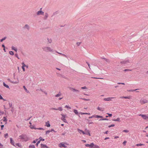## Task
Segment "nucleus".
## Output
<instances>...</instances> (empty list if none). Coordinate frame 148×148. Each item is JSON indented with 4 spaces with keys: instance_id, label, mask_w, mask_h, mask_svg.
I'll return each mask as SVG.
<instances>
[{
    "instance_id": "6ab92c4d",
    "label": "nucleus",
    "mask_w": 148,
    "mask_h": 148,
    "mask_svg": "<svg viewBox=\"0 0 148 148\" xmlns=\"http://www.w3.org/2000/svg\"><path fill=\"white\" fill-rule=\"evenodd\" d=\"M112 121H118L120 122V119L119 118H117L116 119H112Z\"/></svg>"
},
{
    "instance_id": "c85d7f7f",
    "label": "nucleus",
    "mask_w": 148,
    "mask_h": 148,
    "mask_svg": "<svg viewBox=\"0 0 148 148\" xmlns=\"http://www.w3.org/2000/svg\"><path fill=\"white\" fill-rule=\"evenodd\" d=\"M29 148H35V147L34 145H30L29 146Z\"/></svg>"
},
{
    "instance_id": "864d4df0",
    "label": "nucleus",
    "mask_w": 148,
    "mask_h": 148,
    "mask_svg": "<svg viewBox=\"0 0 148 148\" xmlns=\"http://www.w3.org/2000/svg\"><path fill=\"white\" fill-rule=\"evenodd\" d=\"M81 88L82 89H86L87 88L86 86H85L81 87Z\"/></svg>"
},
{
    "instance_id": "a19ab883",
    "label": "nucleus",
    "mask_w": 148,
    "mask_h": 148,
    "mask_svg": "<svg viewBox=\"0 0 148 148\" xmlns=\"http://www.w3.org/2000/svg\"><path fill=\"white\" fill-rule=\"evenodd\" d=\"M22 66L24 67H25L26 65H25L24 62H22Z\"/></svg>"
},
{
    "instance_id": "4c0bfd02",
    "label": "nucleus",
    "mask_w": 148,
    "mask_h": 148,
    "mask_svg": "<svg viewBox=\"0 0 148 148\" xmlns=\"http://www.w3.org/2000/svg\"><path fill=\"white\" fill-rule=\"evenodd\" d=\"M39 139H40V141L41 140H42V141H44L45 140V139H42V138L41 137H40L39 138Z\"/></svg>"
},
{
    "instance_id": "4be33fe9",
    "label": "nucleus",
    "mask_w": 148,
    "mask_h": 148,
    "mask_svg": "<svg viewBox=\"0 0 148 148\" xmlns=\"http://www.w3.org/2000/svg\"><path fill=\"white\" fill-rule=\"evenodd\" d=\"M86 133L87 134H88L89 136H91V135L90 134V132L88 130H86Z\"/></svg>"
},
{
    "instance_id": "f257e3e1",
    "label": "nucleus",
    "mask_w": 148,
    "mask_h": 148,
    "mask_svg": "<svg viewBox=\"0 0 148 148\" xmlns=\"http://www.w3.org/2000/svg\"><path fill=\"white\" fill-rule=\"evenodd\" d=\"M42 49L44 51L46 52H53V50L50 47H42Z\"/></svg>"
},
{
    "instance_id": "6e6552de",
    "label": "nucleus",
    "mask_w": 148,
    "mask_h": 148,
    "mask_svg": "<svg viewBox=\"0 0 148 148\" xmlns=\"http://www.w3.org/2000/svg\"><path fill=\"white\" fill-rule=\"evenodd\" d=\"M52 110H59L60 111H62L63 110V109L61 107H59L58 108H53L51 109Z\"/></svg>"
},
{
    "instance_id": "8fccbe9b",
    "label": "nucleus",
    "mask_w": 148,
    "mask_h": 148,
    "mask_svg": "<svg viewBox=\"0 0 148 148\" xmlns=\"http://www.w3.org/2000/svg\"><path fill=\"white\" fill-rule=\"evenodd\" d=\"M72 90L73 91H78V90H76L75 89H74V88H72Z\"/></svg>"
},
{
    "instance_id": "412c9836",
    "label": "nucleus",
    "mask_w": 148,
    "mask_h": 148,
    "mask_svg": "<svg viewBox=\"0 0 148 148\" xmlns=\"http://www.w3.org/2000/svg\"><path fill=\"white\" fill-rule=\"evenodd\" d=\"M79 114H88V115H90V113H83L80 112L79 113Z\"/></svg>"
},
{
    "instance_id": "9d476101",
    "label": "nucleus",
    "mask_w": 148,
    "mask_h": 148,
    "mask_svg": "<svg viewBox=\"0 0 148 148\" xmlns=\"http://www.w3.org/2000/svg\"><path fill=\"white\" fill-rule=\"evenodd\" d=\"M91 148H100V147L99 145H95L93 143H92Z\"/></svg>"
},
{
    "instance_id": "052dcab7",
    "label": "nucleus",
    "mask_w": 148,
    "mask_h": 148,
    "mask_svg": "<svg viewBox=\"0 0 148 148\" xmlns=\"http://www.w3.org/2000/svg\"><path fill=\"white\" fill-rule=\"evenodd\" d=\"M22 69L23 70V71L24 72L25 71V67H23V66H22Z\"/></svg>"
},
{
    "instance_id": "3c124183",
    "label": "nucleus",
    "mask_w": 148,
    "mask_h": 148,
    "mask_svg": "<svg viewBox=\"0 0 148 148\" xmlns=\"http://www.w3.org/2000/svg\"><path fill=\"white\" fill-rule=\"evenodd\" d=\"M107 114H108V116H110V117H111V116H112V114H109V113H107Z\"/></svg>"
},
{
    "instance_id": "cd10ccee",
    "label": "nucleus",
    "mask_w": 148,
    "mask_h": 148,
    "mask_svg": "<svg viewBox=\"0 0 148 148\" xmlns=\"http://www.w3.org/2000/svg\"><path fill=\"white\" fill-rule=\"evenodd\" d=\"M30 127L31 129H36V128L33 125H30Z\"/></svg>"
},
{
    "instance_id": "393cba45",
    "label": "nucleus",
    "mask_w": 148,
    "mask_h": 148,
    "mask_svg": "<svg viewBox=\"0 0 148 148\" xmlns=\"http://www.w3.org/2000/svg\"><path fill=\"white\" fill-rule=\"evenodd\" d=\"M10 143L13 145H14V141L12 140V138H10Z\"/></svg>"
},
{
    "instance_id": "13d9d810",
    "label": "nucleus",
    "mask_w": 148,
    "mask_h": 148,
    "mask_svg": "<svg viewBox=\"0 0 148 148\" xmlns=\"http://www.w3.org/2000/svg\"><path fill=\"white\" fill-rule=\"evenodd\" d=\"M81 43V42H77L76 43L77 45L78 46H79Z\"/></svg>"
},
{
    "instance_id": "dca6fc26",
    "label": "nucleus",
    "mask_w": 148,
    "mask_h": 148,
    "mask_svg": "<svg viewBox=\"0 0 148 148\" xmlns=\"http://www.w3.org/2000/svg\"><path fill=\"white\" fill-rule=\"evenodd\" d=\"M41 147L42 148H49V147H48L46 145L43 144H41Z\"/></svg>"
},
{
    "instance_id": "a211bd4d",
    "label": "nucleus",
    "mask_w": 148,
    "mask_h": 148,
    "mask_svg": "<svg viewBox=\"0 0 148 148\" xmlns=\"http://www.w3.org/2000/svg\"><path fill=\"white\" fill-rule=\"evenodd\" d=\"M129 62L128 60H124V61H123L122 62H121V63L123 64H125L127 63L128 62Z\"/></svg>"
},
{
    "instance_id": "7c9ffc66",
    "label": "nucleus",
    "mask_w": 148,
    "mask_h": 148,
    "mask_svg": "<svg viewBox=\"0 0 148 148\" xmlns=\"http://www.w3.org/2000/svg\"><path fill=\"white\" fill-rule=\"evenodd\" d=\"M56 52L57 53H58L60 54V55H61L62 56H64L65 57H67L66 56V55H65V54H62V53H59V52H58L57 51Z\"/></svg>"
},
{
    "instance_id": "bb28decb",
    "label": "nucleus",
    "mask_w": 148,
    "mask_h": 148,
    "mask_svg": "<svg viewBox=\"0 0 148 148\" xmlns=\"http://www.w3.org/2000/svg\"><path fill=\"white\" fill-rule=\"evenodd\" d=\"M24 28H26L27 29H29V27L28 25H25V26L24 27Z\"/></svg>"
},
{
    "instance_id": "774afa93",
    "label": "nucleus",
    "mask_w": 148,
    "mask_h": 148,
    "mask_svg": "<svg viewBox=\"0 0 148 148\" xmlns=\"http://www.w3.org/2000/svg\"><path fill=\"white\" fill-rule=\"evenodd\" d=\"M82 141L83 143H86V140H82Z\"/></svg>"
},
{
    "instance_id": "f8f14e48",
    "label": "nucleus",
    "mask_w": 148,
    "mask_h": 148,
    "mask_svg": "<svg viewBox=\"0 0 148 148\" xmlns=\"http://www.w3.org/2000/svg\"><path fill=\"white\" fill-rule=\"evenodd\" d=\"M44 14V12H42L41 10H40L38 11L37 12V15H43Z\"/></svg>"
},
{
    "instance_id": "5fc2aeb1",
    "label": "nucleus",
    "mask_w": 148,
    "mask_h": 148,
    "mask_svg": "<svg viewBox=\"0 0 148 148\" xmlns=\"http://www.w3.org/2000/svg\"><path fill=\"white\" fill-rule=\"evenodd\" d=\"M50 131H49V130H48V131H47L46 132V134H49L50 133Z\"/></svg>"
},
{
    "instance_id": "09e8293b",
    "label": "nucleus",
    "mask_w": 148,
    "mask_h": 148,
    "mask_svg": "<svg viewBox=\"0 0 148 148\" xmlns=\"http://www.w3.org/2000/svg\"><path fill=\"white\" fill-rule=\"evenodd\" d=\"M4 113V112L3 111H0V115H1V114H3Z\"/></svg>"
},
{
    "instance_id": "473e14b6",
    "label": "nucleus",
    "mask_w": 148,
    "mask_h": 148,
    "mask_svg": "<svg viewBox=\"0 0 148 148\" xmlns=\"http://www.w3.org/2000/svg\"><path fill=\"white\" fill-rule=\"evenodd\" d=\"M144 145V144H137L136 145L137 146H142V145Z\"/></svg>"
},
{
    "instance_id": "f704fd0d",
    "label": "nucleus",
    "mask_w": 148,
    "mask_h": 148,
    "mask_svg": "<svg viewBox=\"0 0 148 148\" xmlns=\"http://www.w3.org/2000/svg\"><path fill=\"white\" fill-rule=\"evenodd\" d=\"M4 136L5 138H7L8 136V133H6L4 135Z\"/></svg>"
},
{
    "instance_id": "39448f33",
    "label": "nucleus",
    "mask_w": 148,
    "mask_h": 148,
    "mask_svg": "<svg viewBox=\"0 0 148 148\" xmlns=\"http://www.w3.org/2000/svg\"><path fill=\"white\" fill-rule=\"evenodd\" d=\"M62 117H61V119L64 122L67 123V121L66 119V115L63 114H60Z\"/></svg>"
},
{
    "instance_id": "49530a36",
    "label": "nucleus",
    "mask_w": 148,
    "mask_h": 148,
    "mask_svg": "<svg viewBox=\"0 0 148 148\" xmlns=\"http://www.w3.org/2000/svg\"><path fill=\"white\" fill-rule=\"evenodd\" d=\"M40 141H38L37 143H36V146H38V145L40 143Z\"/></svg>"
},
{
    "instance_id": "e433bc0d",
    "label": "nucleus",
    "mask_w": 148,
    "mask_h": 148,
    "mask_svg": "<svg viewBox=\"0 0 148 148\" xmlns=\"http://www.w3.org/2000/svg\"><path fill=\"white\" fill-rule=\"evenodd\" d=\"M61 94L58 93V94H57L55 95V97H58L60 96H61Z\"/></svg>"
},
{
    "instance_id": "2f4dec72",
    "label": "nucleus",
    "mask_w": 148,
    "mask_h": 148,
    "mask_svg": "<svg viewBox=\"0 0 148 148\" xmlns=\"http://www.w3.org/2000/svg\"><path fill=\"white\" fill-rule=\"evenodd\" d=\"M65 108L69 109H71V107L68 106L66 105L65 106Z\"/></svg>"
},
{
    "instance_id": "bf43d9fd",
    "label": "nucleus",
    "mask_w": 148,
    "mask_h": 148,
    "mask_svg": "<svg viewBox=\"0 0 148 148\" xmlns=\"http://www.w3.org/2000/svg\"><path fill=\"white\" fill-rule=\"evenodd\" d=\"M126 143L127 142L126 141H125L123 142V144L124 145H125Z\"/></svg>"
},
{
    "instance_id": "2eb2a0df",
    "label": "nucleus",
    "mask_w": 148,
    "mask_h": 148,
    "mask_svg": "<svg viewBox=\"0 0 148 148\" xmlns=\"http://www.w3.org/2000/svg\"><path fill=\"white\" fill-rule=\"evenodd\" d=\"M92 143H91L90 144H86L85 145L86 147H88L90 148H92Z\"/></svg>"
},
{
    "instance_id": "c9c22d12",
    "label": "nucleus",
    "mask_w": 148,
    "mask_h": 148,
    "mask_svg": "<svg viewBox=\"0 0 148 148\" xmlns=\"http://www.w3.org/2000/svg\"><path fill=\"white\" fill-rule=\"evenodd\" d=\"M47 40L48 42H49V43H50L51 42L52 40L51 39H49L48 38Z\"/></svg>"
},
{
    "instance_id": "ddd939ff",
    "label": "nucleus",
    "mask_w": 148,
    "mask_h": 148,
    "mask_svg": "<svg viewBox=\"0 0 148 148\" xmlns=\"http://www.w3.org/2000/svg\"><path fill=\"white\" fill-rule=\"evenodd\" d=\"M7 80L9 81V82H11V83H13V84H18V81H16V82H12L10 79H7Z\"/></svg>"
},
{
    "instance_id": "4468645a",
    "label": "nucleus",
    "mask_w": 148,
    "mask_h": 148,
    "mask_svg": "<svg viewBox=\"0 0 148 148\" xmlns=\"http://www.w3.org/2000/svg\"><path fill=\"white\" fill-rule=\"evenodd\" d=\"M97 109L98 110H99V111H104V109L103 108H101V107H100L99 106H98L97 108Z\"/></svg>"
},
{
    "instance_id": "c03bdc74",
    "label": "nucleus",
    "mask_w": 148,
    "mask_h": 148,
    "mask_svg": "<svg viewBox=\"0 0 148 148\" xmlns=\"http://www.w3.org/2000/svg\"><path fill=\"white\" fill-rule=\"evenodd\" d=\"M138 89H135V90H127V91H128V92H133V91H135L137 90H138Z\"/></svg>"
},
{
    "instance_id": "e2e57ef3",
    "label": "nucleus",
    "mask_w": 148,
    "mask_h": 148,
    "mask_svg": "<svg viewBox=\"0 0 148 148\" xmlns=\"http://www.w3.org/2000/svg\"><path fill=\"white\" fill-rule=\"evenodd\" d=\"M45 17H46V18H47L48 17V14L47 13H45Z\"/></svg>"
},
{
    "instance_id": "338daca9",
    "label": "nucleus",
    "mask_w": 148,
    "mask_h": 148,
    "mask_svg": "<svg viewBox=\"0 0 148 148\" xmlns=\"http://www.w3.org/2000/svg\"><path fill=\"white\" fill-rule=\"evenodd\" d=\"M38 140V139H36V140H34L33 141V143H36V141H37V140Z\"/></svg>"
},
{
    "instance_id": "58836bf2",
    "label": "nucleus",
    "mask_w": 148,
    "mask_h": 148,
    "mask_svg": "<svg viewBox=\"0 0 148 148\" xmlns=\"http://www.w3.org/2000/svg\"><path fill=\"white\" fill-rule=\"evenodd\" d=\"M9 53L11 55H13L14 54V52L12 51H10Z\"/></svg>"
},
{
    "instance_id": "6e6d98bb",
    "label": "nucleus",
    "mask_w": 148,
    "mask_h": 148,
    "mask_svg": "<svg viewBox=\"0 0 148 148\" xmlns=\"http://www.w3.org/2000/svg\"><path fill=\"white\" fill-rule=\"evenodd\" d=\"M82 99H83L84 100L87 101H89L90 100V99H85V98Z\"/></svg>"
},
{
    "instance_id": "aec40b11",
    "label": "nucleus",
    "mask_w": 148,
    "mask_h": 148,
    "mask_svg": "<svg viewBox=\"0 0 148 148\" xmlns=\"http://www.w3.org/2000/svg\"><path fill=\"white\" fill-rule=\"evenodd\" d=\"M3 85L4 86L6 87V88H9V86L7 85H6L5 83V82H3Z\"/></svg>"
},
{
    "instance_id": "a18cd8bd",
    "label": "nucleus",
    "mask_w": 148,
    "mask_h": 148,
    "mask_svg": "<svg viewBox=\"0 0 148 148\" xmlns=\"http://www.w3.org/2000/svg\"><path fill=\"white\" fill-rule=\"evenodd\" d=\"M115 126V125L114 124H112L110 125H109L108 127H113Z\"/></svg>"
},
{
    "instance_id": "7ed1b4c3",
    "label": "nucleus",
    "mask_w": 148,
    "mask_h": 148,
    "mask_svg": "<svg viewBox=\"0 0 148 148\" xmlns=\"http://www.w3.org/2000/svg\"><path fill=\"white\" fill-rule=\"evenodd\" d=\"M148 102V100L145 99H142L140 101V103L142 105L147 103Z\"/></svg>"
},
{
    "instance_id": "423d86ee",
    "label": "nucleus",
    "mask_w": 148,
    "mask_h": 148,
    "mask_svg": "<svg viewBox=\"0 0 148 148\" xmlns=\"http://www.w3.org/2000/svg\"><path fill=\"white\" fill-rule=\"evenodd\" d=\"M66 144L65 143H61L58 144V146L60 148L62 147L65 148L66 147Z\"/></svg>"
},
{
    "instance_id": "0eeeda50",
    "label": "nucleus",
    "mask_w": 148,
    "mask_h": 148,
    "mask_svg": "<svg viewBox=\"0 0 148 148\" xmlns=\"http://www.w3.org/2000/svg\"><path fill=\"white\" fill-rule=\"evenodd\" d=\"M103 118V116H99L98 115H93L91 116H90L89 117V118L90 119L92 118Z\"/></svg>"
},
{
    "instance_id": "680f3d73",
    "label": "nucleus",
    "mask_w": 148,
    "mask_h": 148,
    "mask_svg": "<svg viewBox=\"0 0 148 148\" xmlns=\"http://www.w3.org/2000/svg\"><path fill=\"white\" fill-rule=\"evenodd\" d=\"M4 127V125H1V130H3V128Z\"/></svg>"
},
{
    "instance_id": "f3484780",
    "label": "nucleus",
    "mask_w": 148,
    "mask_h": 148,
    "mask_svg": "<svg viewBox=\"0 0 148 148\" xmlns=\"http://www.w3.org/2000/svg\"><path fill=\"white\" fill-rule=\"evenodd\" d=\"M45 126H47V127H50V125L49 124V121H47L46 122Z\"/></svg>"
},
{
    "instance_id": "1a4fd4ad",
    "label": "nucleus",
    "mask_w": 148,
    "mask_h": 148,
    "mask_svg": "<svg viewBox=\"0 0 148 148\" xmlns=\"http://www.w3.org/2000/svg\"><path fill=\"white\" fill-rule=\"evenodd\" d=\"M114 97H108L107 98H105L103 99V100L105 101H108L112 100V99L114 98Z\"/></svg>"
},
{
    "instance_id": "37998d69",
    "label": "nucleus",
    "mask_w": 148,
    "mask_h": 148,
    "mask_svg": "<svg viewBox=\"0 0 148 148\" xmlns=\"http://www.w3.org/2000/svg\"><path fill=\"white\" fill-rule=\"evenodd\" d=\"M23 87L25 89V91L26 92H28V90H27V89L26 88V87L25 86H24Z\"/></svg>"
},
{
    "instance_id": "a878e982",
    "label": "nucleus",
    "mask_w": 148,
    "mask_h": 148,
    "mask_svg": "<svg viewBox=\"0 0 148 148\" xmlns=\"http://www.w3.org/2000/svg\"><path fill=\"white\" fill-rule=\"evenodd\" d=\"M12 50H14L16 52L17 51V49L15 48V47H14V46H12Z\"/></svg>"
},
{
    "instance_id": "f03ea898",
    "label": "nucleus",
    "mask_w": 148,
    "mask_h": 148,
    "mask_svg": "<svg viewBox=\"0 0 148 148\" xmlns=\"http://www.w3.org/2000/svg\"><path fill=\"white\" fill-rule=\"evenodd\" d=\"M19 138L22 139L23 140L25 141H27L29 139V137L25 135H21L19 136Z\"/></svg>"
},
{
    "instance_id": "b1692460",
    "label": "nucleus",
    "mask_w": 148,
    "mask_h": 148,
    "mask_svg": "<svg viewBox=\"0 0 148 148\" xmlns=\"http://www.w3.org/2000/svg\"><path fill=\"white\" fill-rule=\"evenodd\" d=\"M3 121L5 122V123H7V120L5 117H3Z\"/></svg>"
},
{
    "instance_id": "72a5a7b5",
    "label": "nucleus",
    "mask_w": 148,
    "mask_h": 148,
    "mask_svg": "<svg viewBox=\"0 0 148 148\" xmlns=\"http://www.w3.org/2000/svg\"><path fill=\"white\" fill-rule=\"evenodd\" d=\"M123 132H124L128 133L129 132V130H123Z\"/></svg>"
},
{
    "instance_id": "de8ad7c7",
    "label": "nucleus",
    "mask_w": 148,
    "mask_h": 148,
    "mask_svg": "<svg viewBox=\"0 0 148 148\" xmlns=\"http://www.w3.org/2000/svg\"><path fill=\"white\" fill-rule=\"evenodd\" d=\"M4 113V112L3 111H0V115H1V114H3Z\"/></svg>"
},
{
    "instance_id": "69168bd1",
    "label": "nucleus",
    "mask_w": 148,
    "mask_h": 148,
    "mask_svg": "<svg viewBox=\"0 0 148 148\" xmlns=\"http://www.w3.org/2000/svg\"><path fill=\"white\" fill-rule=\"evenodd\" d=\"M3 147V145L0 143V147L2 148Z\"/></svg>"
},
{
    "instance_id": "5701e85b",
    "label": "nucleus",
    "mask_w": 148,
    "mask_h": 148,
    "mask_svg": "<svg viewBox=\"0 0 148 148\" xmlns=\"http://www.w3.org/2000/svg\"><path fill=\"white\" fill-rule=\"evenodd\" d=\"M73 112L76 114L77 115L78 114V112L77 110H74Z\"/></svg>"
},
{
    "instance_id": "4d7b16f0",
    "label": "nucleus",
    "mask_w": 148,
    "mask_h": 148,
    "mask_svg": "<svg viewBox=\"0 0 148 148\" xmlns=\"http://www.w3.org/2000/svg\"><path fill=\"white\" fill-rule=\"evenodd\" d=\"M0 99H3L4 101H5V100L4 99H3L1 95H0Z\"/></svg>"
},
{
    "instance_id": "9b49d317",
    "label": "nucleus",
    "mask_w": 148,
    "mask_h": 148,
    "mask_svg": "<svg viewBox=\"0 0 148 148\" xmlns=\"http://www.w3.org/2000/svg\"><path fill=\"white\" fill-rule=\"evenodd\" d=\"M77 131L78 132L80 133V134H81V133H82L83 134H87L86 133H85L83 131H82V130H81L79 129H77Z\"/></svg>"
},
{
    "instance_id": "0e129e2a",
    "label": "nucleus",
    "mask_w": 148,
    "mask_h": 148,
    "mask_svg": "<svg viewBox=\"0 0 148 148\" xmlns=\"http://www.w3.org/2000/svg\"><path fill=\"white\" fill-rule=\"evenodd\" d=\"M89 124H93V123L92 122H90L88 123Z\"/></svg>"
},
{
    "instance_id": "79ce46f5",
    "label": "nucleus",
    "mask_w": 148,
    "mask_h": 148,
    "mask_svg": "<svg viewBox=\"0 0 148 148\" xmlns=\"http://www.w3.org/2000/svg\"><path fill=\"white\" fill-rule=\"evenodd\" d=\"M130 96H128V97H124V99H130Z\"/></svg>"
},
{
    "instance_id": "ea45409f",
    "label": "nucleus",
    "mask_w": 148,
    "mask_h": 148,
    "mask_svg": "<svg viewBox=\"0 0 148 148\" xmlns=\"http://www.w3.org/2000/svg\"><path fill=\"white\" fill-rule=\"evenodd\" d=\"M6 38V37H4V38H3L2 39H1V40H0V41L1 42H2L3 40H5Z\"/></svg>"
},
{
    "instance_id": "c756f323",
    "label": "nucleus",
    "mask_w": 148,
    "mask_h": 148,
    "mask_svg": "<svg viewBox=\"0 0 148 148\" xmlns=\"http://www.w3.org/2000/svg\"><path fill=\"white\" fill-rule=\"evenodd\" d=\"M104 120H106L108 121V119L106 118H103V119H100L99 120V121H104Z\"/></svg>"
},
{
    "instance_id": "20e7f679",
    "label": "nucleus",
    "mask_w": 148,
    "mask_h": 148,
    "mask_svg": "<svg viewBox=\"0 0 148 148\" xmlns=\"http://www.w3.org/2000/svg\"><path fill=\"white\" fill-rule=\"evenodd\" d=\"M139 116H141L143 119L148 120V114H140L139 115Z\"/></svg>"
},
{
    "instance_id": "603ef678",
    "label": "nucleus",
    "mask_w": 148,
    "mask_h": 148,
    "mask_svg": "<svg viewBox=\"0 0 148 148\" xmlns=\"http://www.w3.org/2000/svg\"><path fill=\"white\" fill-rule=\"evenodd\" d=\"M36 129L39 130H44V129L40 127L38 128H36Z\"/></svg>"
}]
</instances>
